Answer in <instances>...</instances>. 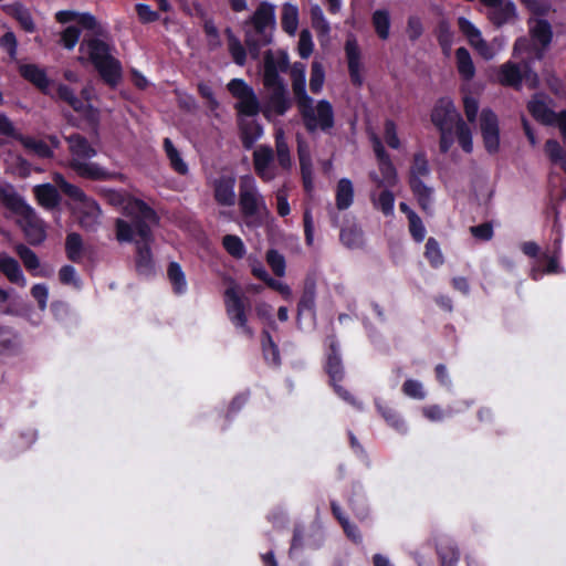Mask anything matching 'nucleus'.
<instances>
[{"mask_svg": "<svg viewBox=\"0 0 566 566\" xmlns=\"http://www.w3.org/2000/svg\"><path fill=\"white\" fill-rule=\"evenodd\" d=\"M106 199L113 206L122 207L126 219L116 220V239L119 242H130L136 235L149 239V226L158 223V217L144 201L126 196L116 190H108Z\"/></svg>", "mask_w": 566, "mask_h": 566, "instance_id": "f257e3e1", "label": "nucleus"}, {"mask_svg": "<svg viewBox=\"0 0 566 566\" xmlns=\"http://www.w3.org/2000/svg\"><path fill=\"white\" fill-rule=\"evenodd\" d=\"M81 63L91 62L102 78L115 86L122 77L120 63L111 55L108 45L98 39H84L80 45Z\"/></svg>", "mask_w": 566, "mask_h": 566, "instance_id": "f03ea898", "label": "nucleus"}, {"mask_svg": "<svg viewBox=\"0 0 566 566\" xmlns=\"http://www.w3.org/2000/svg\"><path fill=\"white\" fill-rule=\"evenodd\" d=\"M71 153L70 167L81 177L90 179H111L113 174L90 161L97 151L90 145L87 139L78 134L70 135L67 138Z\"/></svg>", "mask_w": 566, "mask_h": 566, "instance_id": "7ed1b4c3", "label": "nucleus"}, {"mask_svg": "<svg viewBox=\"0 0 566 566\" xmlns=\"http://www.w3.org/2000/svg\"><path fill=\"white\" fill-rule=\"evenodd\" d=\"M2 197L6 200V207L15 216L17 223L22 228L28 241L31 244L43 242L46 237L45 226L34 210L15 191L7 189Z\"/></svg>", "mask_w": 566, "mask_h": 566, "instance_id": "20e7f679", "label": "nucleus"}, {"mask_svg": "<svg viewBox=\"0 0 566 566\" xmlns=\"http://www.w3.org/2000/svg\"><path fill=\"white\" fill-rule=\"evenodd\" d=\"M57 23L63 27L60 33V43L67 50H73L78 42L82 30L101 32L96 19L86 12L61 10L54 15Z\"/></svg>", "mask_w": 566, "mask_h": 566, "instance_id": "39448f33", "label": "nucleus"}, {"mask_svg": "<svg viewBox=\"0 0 566 566\" xmlns=\"http://www.w3.org/2000/svg\"><path fill=\"white\" fill-rule=\"evenodd\" d=\"M275 25V7L269 2H262L245 22L248 45L259 46L270 43Z\"/></svg>", "mask_w": 566, "mask_h": 566, "instance_id": "423d86ee", "label": "nucleus"}, {"mask_svg": "<svg viewBox=\"0 0 566 566\" xmlns=\"http://www.w3.org/2000/svg\"><path fill=\"white\" fill-rule=\"evenodd\" d=\"M239 205L243 216L251 222L260 223L269 214L263 196L252 175H244L239 184Z\"/></svg>", "mask_w": 566, "mask_h": 566, "instance_id": "0eeeda50", "label": "nucleus"}, {"mask_svg": "<svg viewBox=\"0 0 566 566\" xmlns=\"http://www.w3.org/2000/svg\"><path fill=\"white\" fill-rule=\"evenodd\" d=\"M460 119L462 118L450 98L443 97L436 103L431 112V122L440 130L441 151H449L453 145L452 129Z\"/></svg>", "mask_w": 566, "mask_h": 566, "instance_id": "6e6552de", "label": "nucleus"}, {"mask_svg": "<svg viewBox=\"0 0 566 566\" xmlns=\"http://www.w3.org/2000/svg\"><path fill=\"white\" fill-rule=\"evenodd\" d=\"M64 192L73 200L72 209L81 226L85 228L94 227L101 217L98 205L73 185L64 184Z\"/></svg>", "mask_w": 566, "mask_h": 566, "instance_id": "1a4fd4ad", "label": "nucleus"}, {"mask_svg": "<svg viewBox=\"0 0 566 566\" xmlns=\"http://www.w3.org/2000/svg\"><path fill=\"white\" fill-rule=\"evenodd\" d=\"M304 123L310 130L327 129L333 126V108L327 101H319L316 106L310 97L298 102Z\"/></svg>", "mask_w": 566, "mask_h": 566, "instance_id": "9d476101", "label": "nucleus"}, {"mask_svg": "<svg viewBox=\"0 0 566 566\" xmlns=\"http://www.w3.org/2000/svg\"><path fill=\"white\" fill-rule=\"evenodd\" d=\"M81 94L85 102L76 97L74 92L66 85L59 84L56 87V96L60 99L67 103L75 112L83 114L90 122L96 123L99 118V112L90 104L95 94L93 87L86 85Z\"/></svg>", "mask_w": 566, "mask_h": 566, "instance_id": "9b49d317", "label": "nucleus"}, {"mask_svg": "<svg viewBox=\"0 0 566 566\" xmlns=\"http://www.w3.org/2000/svg\"><path fill=\"white\" fill-rule=\"evenodd\" d=\"M228 90L237 98L235 108L241 116L253 117L260 112V103L253 88L243 80H231Z\"/></svg>", "mask_w": 566, "mask_h": 566, "instance_id": "f8f14e48", "label": "nucleus"}, {"mask_svg": "<svg viewBox=\"0 0 566 566\" xmlns=\"http://www.w3.org/2000/svg\"><path fill=\"white\" fill-rule=\"evenodd\" d=\"M224 303L227 314L233 325L239 328L242 333L251 335V331L247 325V315L244 312V304L239 294L237 286H230L224 293Z\"/></svg>", "mask_w": 566, "mask_h": 566, "instance_id": "ddd939ff", "label": "nucleus"}, {"mask_svg": "<svg viewBox=\"0 0 566 566\" xmlns=\"http://www.w3.org/2000/svg\"><path fill=\"white\" fill-rule=\"evenodd\" d=\"M460 31L467 36L470 45L485 60H492L496 56V50L486 42L481 31L468 19L459 18Z\"/></svg>", "mask_w": 566, "mask_h": 566, "instance_id": "4468645a", "label": "nucleus"}, {"mask_svg": "<svg viewBox=\"0 0 566 566\" xmlns=\"http://www.w3.org/2000/svg\"><path fill=\"white\" fill-rule=\"evenodd\" d=\"M289 57L285 52H266L264 56L263 83L268 87L283 86L279 73L286 70Z\"/></svg>", "mask_w": 566, "mask_h": 566, "instance_id": "2eb2a0df", "label": "nucleus"}, {"mask_svg": "<svg viewBox=\"0 0 566 566\" xmlns=\"http://www.w3.org/2000/svg\"><path fill=\"white\" fill-rule=\"evenodd\" d=\"M371 140L375 154L378 159L381 177H379L376 174H370V178L373 179V181L377 184L378 187H392L397 182L396 170L392 164L390 163L388 156L386 155L384 147L381 146L380 139L377 136H373Z\"/></svg>", "mask_w": 566, "mask_h": 566, "instance_id": "dca6fc26", "label": "nucleus"}, {"mask_svg": "<svg viewBox=\"0 0 566 566\" xmlns=\"http://www.w3.org/2000/svg\"><path fill=\"white\" fill-rule=\"evenodd\" d=\"M488 8V18L497 27L517 20L516 6L512 0H481Z\"/></svg>", "mask_w": 566, "mask_h": 566, "instance_id": "f3484780", "label": "nucleus"}, {"mask_svg": "<svg viewBox=\"0 0 566 566\" xmlns=\"http://www.w3.org/2000/svg\"><path fill=\"white\" fill-rule=\"evenodd\" d=\"M480 129L485 149L494 154L500 148V130L496 115L491 109H483L480 117Z\"/></svg>", "mask_w": 566, "mask_h": 566, "instance_id": "a211bd4d", "label": "nucleus"}, {"mask_svg": "<svg viewBox=\"0 0 566 566\" xmlns=\"http://www.w3.org/2000/svg\"><path fill=\"white\" fill-rule=\"evenodd\" d=\"M253 167L255 174L263 181H271L277 176L274 155L271 147L262 145L253 151Z\"/></svg>", "mask_w": 566, "mask_h": 566, "instance_id": "6ab92c4d", "label": "nucleus"}, {"mask_svg": "<svg viewBox=\"0 0 566 566\" xmlns=\"http://www.w3.org/2000/svg\"><path fill=\"white\" fill-rule=\"evenodd\" d=\"M527 108L536 120L545 125H553L556 113L553 111V101L549 96L535 94L530 99Z\"/></svg>", "mask_w": 566, "mask_h": 566, "instance_id": "aec40b11", "label": "nucleus"}, {"mask_svg": "<svg viewBox=\"0 0 566 566\" xmlns=\"http://www.w3.org/2000/svg\"><path fill=\"white\" fill-rule=\"evenodd\" d=\"M530 33L534 42L535 57L541 59L552 41V28L545 20H531Z\"/></svg>", "mask_w": 566, "mask_h": 566, "instance_id": "412c9836", "label": "nucleus"}, {"mask_svg": "<svg viewBox=\"0 0 566 566\" xmlns=\"http://www.w3.org/2000/svg\"><path fill=\"white\" fill-rule=\"evenodd\" d=\"M345 53L348 62L350 78L355 84L360 85L363 83L361 53L357 40L353 34L347 36Z\"/></svg>", "mask_w": 566, "mask_h": 566, "instance_id": "4be33fe9", "label": "nucleus"}, {"mask_svg": "<svg viewBox=\"0 0 566 566\" xmlns=\"http://www.w3.org/2000/svg\"><path fill=\"white\" fill-rule=\"evenodd\" d=\"M271 91L263 114L271 119L273 115H283L291 106L284 86L268 87Z\"/></svg>", "mask_w": 566, "mask_h": 566, "instance_id": "5701e85b", "label": "nucleus"}, {"mask_svg": "<svg viewBox=\"0 0 566 566\" xmlns=\"http://www.w3.org/2000/svg\"><path fill=\"white\" fill-rule=\"evenodd\" d=\"M235 178L233 176H221L214 181V199L222 206H233L235 202Z\"/></svg>", "mask_w": 566, "mask_h": 566, "instance_id": "b1692460", "label": "nucleus"}, {"mask_svg": "<svg viewBox=\"0 0 566 566\" xmlns=\"http://www.w3.org/2000/svg\"><path fill=\"white\" fill-rule=\"evenodd\" d=\"M494 76L495 82L505 86L520 87L522 83V71L517 64L512 62H505L494 69Z\"/></svg>", "mask_w": 566, "mask_h": 566, "instance_id": "393cba45", "label": "nucleus"}, {"mask_svg": "<svg viewBox=\"0 0 566 566\" xmlns=\"http://www.w3.org/2000/svg\"><path fill=\"white\" fill-rule=\"evenodd\" d=\"M20 73L43 93L52 95L51 81L48 78L43 69L35 64H24L20 66Z\"/></svg>", "mask_w": 566, "mask_h": 566, "instance_id": "a878e982", "label": "nucleus"}, {"mask_svg": "<svg viewBox=\"0 0 566 566\" xmlns=\"http://www.w3.org/2000/svg\"><path fill=\"white\" fill-rule=\"evenodd\" d=\"M239 126L241 142L247 149H250L263 135L262 126L251 117H241Z\"/></svg>", "mask_w": 566, "mask_h": 566, "instance_id": "bb28decb", "label": "nucleus"}, {"mask_svg": "<svg viewBox=\"0 0 566 566\" xmlns=\"http://www.w3.org/2000/svg\"><path fill=\"white\" fill-rule=\"evenodd\" d=\"M335 205L338 210L349 209L355 199V187L349 178H340L335 186Z\"/></svg>", "mask_w": 566, "mask_h": 566, "instance_id": "cd10ccee", "label": "nucleus"}, {"mask_svg": "<svg viewBox=\"0 0 566 566\" xmlns=\"http://www.w3.org/2000/svg\"><path fill=\"white\" fill-rule=\"evenodd\" d=\"M154 226H149V239L144 240L139 235H136L132 242H135L137 245V259L136 265L139 272L146 273L150 270L153 264L151 252L149 244L153 241L151 228Z\"/></svg>", "mask_w": 566, "mask_h": 566, "instance_id": "c85d7f7f", "label": "nucleus"}, {"mask_svg": "<svg viewBox=\"0 0 566 566\" xmlns=\"http://www.w3.org/2000/svg\"><path fill=\"white\" fill-rule=\"evenodd\" d=\"M17 253L21 258L24 266L31 272L33 276H50L51 271L40 266V261L35 253L25 245H18Z\"/></svg>", "mask_w": 566, "mask_h": 566, "instance_id": "c756f323", "label": "nucleus"}, {"mask_svg": "<svg viewBox=\"0 0 566 566\" xmlns=\"http://www.w3.org/2000/svg\"><path fill=\"white\" fill-rule=\"evenodd\" d=\"M0 270L12 283L21 286L27 285V280L20 269V265L13 258L0 254Z\"/></svg>", "mask_w": 566, "mask_h": 566, "instance_id": "7c9ffc66", "label": "nucleus"}, {"mask_svg": "<svg viewBox=\"0 0 566 566\" xmlns=\"http://www.w3.org/2000/svg\"><path fill=\"white\" fill-rule=\"evenodd\" d=\"M274 137L277 165L282 169L289 170L292 167V158L285 139L284 130L281 127H277L275 129Z\"/></svg>", "mask_w": 566, "mask_h": 566, "instance_id": "2f4dec72", "label": "nucleus"}, {"mask_svg": "<svg viewBox=\"0 0 566 566\" xmlns=\"http://www.w3.org/2000/svg\"><path fill=\"white\" fill-rule=\"evenodd\" d=\"M281 24L287 34L292 36L296 34L298 29V9L295 4L285 2L282 6Z\"/></svg>", "mask_w": 566, "mask_h": 566, "instance_id": "473e14b6", "label": "nucleus"}, {"mask_svg": "<svg viewBox=\"0 0 566 566\" xmlns=\"http://www.w3.org/2000/svg\"><path fill=\"white\" fill-rule=\"evenodd\" d=\"M455 62H457V70L463 80L470 81L474 77L475 66H474L472 57L467 49L459 48L455 51Z\"/></svg>", "mask_w": 566, "mask_h": 566, "instance_id": "72a5a7b5", "label": "nucleus"}, {"mask_svg": "<svg viewBox=\"0 0 566 566\" xmlns=\"http://www.w3.org/2000/svg\"><path fill=\"white\" fill-rule=\"evenodd\" d=\"M293 91L298 102L303 101V97H308L306 94V67L302 63H295L291 70Z\"/></svg>", "mask_w": 566, "mask_h": 566, "instance_id": "f704fd0d", "label": "nucleus"}, {"mask_svg": "<svg viewBox=\"0 0 566 566\" xmlns=\"http://www.w3.org/2000/svg\"><path fill=\"white\" fill-rule=\"evenodd\" d=\"M34 193L38 202L46 209H52L59 203V193L50 184L36 186Z\"/></svg>", "mask_w": 566, "mask_h": 566, "instance_id": "c9c22d12", "label": "nucleus"}, {"mask_svg": "<svg viewBox=\"0 0 566 566\" xmlns=\"http://www.w3.org/2000/svg\"><path fill=\"white\" fill-rule=\"evenodd\" d=\"M9 10L12 17L17 19V21L23 28V30L30 33L35 31V23L28 8L17 2L11 4Z\"/></svg>", "mask_w": 566, "mask_h": 566, "instance_id": "e433bc0d", "label": "nucleus"}, {"mask_svg": "<svg viewBox=\"0 0 566 566\" xmlns=\"http://www.w3.org/2000/svg\"><path fill=\"white\" fill-rule=\"evenodd\" d=\"M312 25L316 30L318 36L328 38L331 25L326 19L322 8L318 4L311 7Z\"/></svg>", "mask_w": 566, "mask_h": 566, "instance_id": "4c0bfd02", "label": "nucleus"}, {"mask_svg": "<svg viewBox=\"0 0 566 566\" xmlns=\"http://www.w3.org/2000/svg\"><path fill=\"white\" fill-rule=\"evenodd\" d=\"M454 134L453 137H457V140L461 148L465 153H471L473 150V136L471 128L468 126L467 123L463 122V119H460L454 125Z\"/></svg>", "mask_w": 566, "mask_h": 566, "instance_id": "58836bf2", "label": "nucleus"}, {"mask_svg": "<svg viewBox=\"0 0 566 566\" xmlns=\"http://www.w3.org/2000/svg\"><path fill=\"white\" fill-rule=\"evenodd\" d=\"M167 274L175 293L182 294L187 291L186 275L178 263L171 262Z\"/></svg>", "mask_w": 566, "mask_h": 566, "instance_id": "ea45409f", "label": "nucleus"}, {"mask_svg": "<svg viewBox=\"0 0 566 566\" xmlns=\"http://www.w3.org/2000/svg\"><path fill=\"white\" fill-rule=\"evenodd\" d=\"M438 554L441 559L442 566H457L459 562V552L457 547L447 539H443L438 545Z\"/></svg>", "mask_w": 566, "mask_h": 566, "instance_id": "a19ab883", "label": "nucleus"}, {"mask_svg": "<svg viewBox=\"0 0 566 566\" xmlns=\"http://www.w3.org/2000/svg\"><path fill=\"white\" fill-rule=\"evenodd\" d=\"M410 186L419 205L423 210H428L432 203V189L423 184L420 179L410 180Z\"/></svg>", "mask_w": 566, "mask_h": 566, "instance_id": "79ce46f5", "label": "nucleus"}, {"mask_svg": "<svg viewBox=\"0 0 566 566\" xmlns=\"http://www.w3.org/2000/svg\"><path fill=\"white\" fill-rule=\"evenodd\" d=\"M18 139L29 151L33 153L38 157L48 158L52 156V149L43 140L22 135H20Z\"/></svg>", "mask_w": 566, "mask_h": 566, "instance_id": "37998d69", "label": "nucleus"}, {"mask_svg": "<svg viewBox=\"0 0 566 566\" xmlns=\"http://www.w3.org/2000/svg\"><path fill=\"white\" fill-rule=\"evenodd\" d=\"M544 149L553 164L559 165L566 170V151L556 139L546 140Z\"/></svg>", "mask_w": 566, "mask_h": 566, "instance_id": "c03bdc74", "label": "nucleus"}, {"mask_svg": "<svg viewBox=\"0 0 566 566\" xmlns=\"http://www.w3.org/2000/svg\"><path fill=\"white\" fill-rule=\"evenodd\" d=\"M371 201L376 209L385 216H391L395 208V197L389 190L381 191L378 196L371 195Z\"/></svg>", "mask_w": 566, "mask_h": 566, "instance_id": "a18cd8bd", "label": "nucleus"}, {"mask_svg": "<svg viewBox=\"0 0 566 566\" xmlns=\"http://www.w3.org/2000/svg\"><path fill=\"white\" fill-rule=\"evenodd\" d=\"M340 241L348 248H358L363 244V232L356 224L345 227L340 231Z\"/></svg>", "mask_w": 566, "mask_h": 566, "instance_id": "49530a36", "label": "nucleus"}, {"mask_svg": "<svg viewBox=\"0 0 566 566\" xmlns=\"http://www.w3.org/2000/svg\"><path fill=\"white\" fill-rule=\"evenodd\" d=\"M164 147L166 150V155L170 161L171 167L181 175L187 174L188 166L181 158L179 151L176 149V147L172 145L171 140L166 138L164 142Z\"/></svg>", "mask_w": 566, "mask_h": 566, "instance_id": "de8ad7c7", "label": "nucleus"}, {"mask_svg": "<svg viewBox=\"0 0 566 566\" xmlns=\"http://www.w3.org/2000/svg\"><path fill=\"white\" fill-rule=\"evenodd\" d=\"M373 24L379 38L386 40L389 36L390 17L387 10H376L373 14Z\"/></svg>", "mask_w": 566, "mask_h": 566, "instance_id": "09e8293b", "label": "nucleus"}, {"mask_svg": "<svg viewBox=\"0 0 566 566\" xmlns=\"http://www.w3.org/2000/svg\"><path fill=\"white\" fill-rule=\"evenodd\" d=\"M222 244L226 251L235 259H242L245 254L244 243L238 235H224Z\"/></svg>", "mask_w": 566, "mask_h": 566, "instance_id": "8fccbe9b", "label": "nucleus"}, {"mask_svg": "<svg viewBox=\"0 0 566 566\" xmlns=\"http://www.w3.org/2000/svg\"><path fill=\"white\" fill-rule=\"evenodd\" d=\"M298 157L304 186L307 190H310L312 188V167L310 156L302 144H298Z\"/></svg>", "mask_w": 566, "mask_h": 566, "instance_id": "3c124183", "label": "nucleus"}, {"mask_svg": "<svg viewBox=\"0 0 566 566\" xmlns=\"http://www.w3.org/2000/svg\"><path fill=\"white\" fill-rule=\"evenodd\" d=\"M266 262L272 269L273 273L277 276H284L285 275V259L284 256L279 253L276 250H269L266 252Z\"/></svg>", "mask_w": 566, "mask_h": 566, "instance_id": "603ef678", "label": "nucleus"}, {"mask_svg": "<svg viewBox=\"0 0 566 566\" xmlns=\"http://www.w3.org/2000/svg\"><path fill=\"white\" fill-rule=\"evenodd\" d=\"M228 46L234 62L238 65H243L247 56L245 50L241 42L230 31H228Z\"/></svg>", "mask_w": 566, "mask_h": 566, "instance_id": "864d4df0", "label": "nucleus"}, {"mask_svg": "<svg viewBox=\"0 0 566 566\" xmlns=\"http://www.w3.org/2000/svg\"><path fill=\"white\" fill-rule=\"evenodd\" d=\"M428 160L422 154H417L410 169V180L420 179L429 175Z\"/></svg>", "mask_w": 566, "mask_h": 566, "instance_id": "5fc2aeb1", "label": "nucleus"}, {"mask_svg": "<svg viewBox=\"0 0 566 566\" xmlns=\"http://www.w3.org/2000/svg\"><path fill=\"white\" fill-rule=\"evenodd\" d=\"M325 80V73L322 64L319 62H313L310 87L313 93L321 92Z\"/></svg>", "mask_w": 566, "mask_h": 566, "instance_id": "6e6d98bb", "label": "nucleus"}, {"mask_svg": "<svg viewBox=\"0 0 566 566\" xmlns=\"http://www.w3.org/2000/svg\"><path fill=\"white\" fill-rule=\"evenodd\" d=\"M313 49H314V43L312 40L311 32L308 30H302L300 33L298 45H297L300 56L303 59H307L312 54Z\"/></svg>", "mask_w": 566, "mask_h": 566, "instance_id": "4d7b16f0", "label": "nucleus"}, {"mask_svg": "<svg viewBox=\"0 0 566 566\" xmlns=\"http://www.w3.org/2000/svg\"><path fill=\"white\" fill-rule=\"evenodd\" d=\"M426 256L433 266H439L443 262L442 253L438 243L429 239L426 244Z\"/></svg>", "mask_w": 566, "mask_h": 566, "instance_id": "13d9d810", "label": "nucleus"}, {"mask_svg": "<svg viewBox=\"0 0 566 566\" xmlns=\"http://www.w3.org/2000/svg\"><path fill=\"white\" fill-rule=\"evenodd\" d=\"M438 38L440 45L442 46V50L444 54L449 55L452 43H453V34L446 23L440 24L439 31H438Z\"/></svg>", "mask_w": 566, "mask_h": 566, "instance_id": "bf43d9fd", "label": "nucleus"}, {"mask_svg": "<svg viewBox=\"0 0 566 566\" xmlns=\"http://www.w3.org/2000/svg\"><path fill=\"white\" fill-rule=\"evenodd\" d=\"M524 53L528 54L531 59H536L534 52V42L530 43L526 38H520L514 43L513 55L518 57Z\"/></svg>", "mask_w": 566, "mask_h": 566, "instance_id": "052dcab7", "label": "nucleus"}, {"mask_svg": "<svg viewBox=\"0 0 566 566\" xmlns=\"http://www.w3.org/2000/svg\"><path fill=\"white\" fill-rule=\"evenodd\" d=\"M8 169L12 174L21 177H25L30 172L28 163L19 156L11 157L10 161H8Z\"/></svg>", "mask_w": 566, "mask_h": 566, "instance_id": "680f3d73", "label": "nucleus"}, {"mask_svg": "<svg viewBox=\"0 0 566 566\" xmlns=\"http://www.w3.org/2000/svg\"><path fill=\"white\" fill-rule=\"evenodd\" d=\"M463 108L468 120L471 123L475 122L479 111L478 99L465 93L463 96Z\"/></svg>", "mask_w": 566, "mask_h": 566, "instance_id": "e2e57ef3", "label": "nucleus"}, {"mask_svg": "<svg viewBox=\"0 0 566 566\" xmlns=\"http://www.w3.org/2000/svg\"><path fill=\"white\" fill-rule=\"evenodd\" d=\"M81 248H82L81 238L75 233L69 234L67 239H66V251H67L69 258L72 260H77L81 254Z\"/></svg>", "mask_w": 566, "mask_h": 566, "instance_id": "0e129e2a", "label": "nucleus"}, {"mask_svg": "<svg viewBox=\"0 0 566 566\" xmlns=\"http://www.w3.org/2000/svg\"><path fill=\"white\" fill-rule=\"evenodd\" d=\"M402 390L407 396H409L411 398H415V399H423L424 398V390H423L422 384L417 380H412V379L407 380L402 386Z\"/></svg>", "mask_w": 566, "mask_h": 566, "instance_id": "69168bd1", "label": "nucleus"}, {"mask_svg": "<svg viewBox=\"0 0 566 566\" xmlns=\"http://www.w3.org/2000/svg\"><path fill=\"white\" fill-rule=\"evenodd\" d=\"M327 371L333 381L340 378L343 375L340 358L336 353H333L328 356L327 359Z\"/></svg>", "mask_w": 566, "mask_h": 566, "instance_id": "338daca9", "label": "nucleus"}, {"mask_svg": "<svg viewBox=\"0 0 566 566\" xmlns=\"http://www.w3.org/2000/svg\"><path fill=\"white\" fill-rule=\"evenodd\" d=\"M410 232L415 240L421 242L426 237V229L421 219L417 214H411L409 219Z\"/></svg>", "mask_w": 566, "mask_h": 566, "instance_id": "774afa93", "label": "nucleus"}]
</instances>
